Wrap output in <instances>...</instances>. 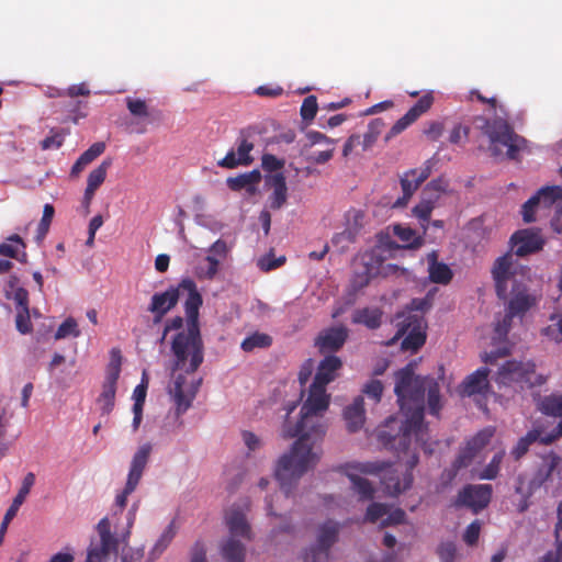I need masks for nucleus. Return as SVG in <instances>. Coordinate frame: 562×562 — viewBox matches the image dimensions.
<instances>
[{
	"label": "nucleus",
	"instance_id": "nucleus-40",
	"mask_svg": "<svg viewBox=\"0 0 562 562\" xmlns=\"http://www.w3.org/2000/svg\"><path fill=\"white\" fill-rule=\"evenodd\" d=\"M505 456V450H501L495 453L490 463L480 472L479 479L481 480H494L497 477L501 464Z\"/></svg>",
	"mask_w": 562,
	"mask_h": 562
},
{
	"label": "nucleus",
	"instance_id": "nucleus-10",
	"mask_svg": "<svg viewBox=\"0 0 562 562\" xmlns=\"http://www.w3.org/2000/svg\"><path fill=\"white\" fill-rule=\"evenodd\" d=\"M340 525L334 520L325 521L318 529L317 543L304 554V562H324L329 559V549L337 541Z\"/></svg>",
	"mask_w": 562,
	"mask_h": 562
},
{
	"label": "nucleus",
	"instance_id": "nucleus-29",
	"mask_svg": "<svg viewBox=\"0 0 562 562\" xmlns=\"http://www.w3.org/2000/svg\"><path fill=\"white\" fill-rule=\"evenodd\" d=\"M267 182L273 189L272 194L269 196L270 207L279 210L285 204L288 198L285 177L282 172H278L272 175Z\"/></svg>",
	"mask_w": 562,
	"mask_h": 562
},
{
	"label": "nucleus",
	"instance_id": "nucleus-18",
	"mask_svg": "<svg viewBox=\"0 0 562 562\" xmlns=\"http://www.w3.org/2000/svg\"><path fill=\"white\" fill-rule=\"evenodd\" d=\"M510 243L514 252L518 257H524L535 254L542 249L543 239L541 236L531 229H520L513 234Z\"/></svg>",
	"mask_w": 562,
	"mask_h": 562
},
{
	"label": "nucleus",
	"instance_id": "nucleus-61",
	"mask_svg": "<svg viewBox=\"0 0 562 562\" xmlns=\"http://www.w3.org/2000/svg\"><path fill=\"white\" fill-rule=\"evenodd\" d=\"M16 329L21 334H29L32 331V323L29 311H20L15 318Z\"/></svg>",
	"mask_w": 562,
	"mask_h": 562
},
{
	"label": "nucleus",
	"instance_id": "nucleus-57",
	"mask_svg": "<svg viewBox=\"0 0 562 562\" xmlns=\"http://www.w3.org/2000/svg\"><path fill=\"white\" fill-rule=\"evenodd\" d=\"M105 149L104 143L98 142L92 144L86 151L80 155L82 161L87 165L91 164L95 158L103 154Z\"/></svg>",
	"mask_w": 562,
	"mask_h": 562
},
{
	"label": "nucleus",
	"instance_id": "nucleus-20",
	"mask_svg": "<svg viewBox=\"0 0 562 562\" xmlns=\"http://www.w3.org/2000/svg\"><path fill=\"white\" fill-rule=\"evenodd\" d=\"M184 384L186 376L179 374L173 382L172 390H170L173 402L176 404L177 415H181L190 408L201 384V380H198L188 392H186L183 389Z\"/></svg>",
	"mask_w": 562,
	"mask_h": 562
},
{
	"label": "nucleus",
	"instance_id": "nucleus-26",
	"mask_svg": "<svg viewBox=\"0 0 562 562\" xmlns=\"http://www.w3.org/2000/svg\"><path fill=\"white\" fill-rule=\"evenodd\" d=\"M342 362L339 357L326 356L318 364L313 383L325 386L335 380L336 372L341 368Z\"/></svg>",
	"mask_w": 562,
	"mask_h": 562
},
{
	"label": "nucleus",
	"instance_id": "nucleus-44",
	"mask_svg": "<svg viewBox=\"0 0 562 562\" xmlns=\"http://www.w3.org/2000/svg\"><path fill=\"white\" fill-rule=\"evenodd\" d=\"M79 337L80 330L78 329V324L75 318L68 317L66 318L57 328L55 333V339H64L66 337Z\"/></svg>",
	"mask_w": 562,
	"mask_h": 562
},
{
	"label": "nucleus",
	"instance_id": "nucleus-48",
	"mask_svg": "<svg viewBox=\"0 0 562 562\" xmlns=\"http://www.w3.org/2000/svg\"><path fill=\"white\" fill-rule=\"evenodd\" d=\"M515 315H512L510 312L506 311V314L503 316L501 321H497L495 325V337L494 339H498L499 341H503L506 339L507 334L512 327L513 318Z\"/></svg>",
	"mask_w": 562,
	"mask_h": 562
},
{
	"label": "nucleus",
	"instance_id": "nucleus-46",
	"mask_svg": "<svg viewBox=\"0 0 562 562\" xmlns=\"http://www.w3.org/2000/svg\"><path fill=\"white\" fill-rule=\"evenodd\" d=\"M130 113L135 117H147L149 115L146 101L127 97L125 99Z\"/></svg>",
	"mask_w": 562,
	"mask_h": 562
},
{
	"label": "nucleus",
	"instance_id": "nucleus-24",
	"mask_svg": "<svg viewBox=\"0 0 562 562\" xmlns=\"http://www.w3.org/2000/svg\"><path fill=\"white\" fill-rule=\"evenodd\" d=\"M151 449H153V447L150 443H144L135 452V454L132 459L130 472L127 475V481H128L130 487H132L133 485H138L140 479H142L143 472L147 465Z\"/></svg>",
	"mask_w": 562,
	"mask_h": 562
},
{
	"label": "nucleus",
	"instance_id": "nucleus-5",
	"mask_svg": "<svg viewBox=\"0 0 562 562\" xmlns=\"http://www.w3.org/2000/svg\"><path fill=\"white\" fill-rule=\"evenodd\" d=\"M491 273L497 297L507 300L510 295L506 311L510 312L512 315L524 316L537 304L536 295L529 292L525 282L518 280L510 252L498 257L494 261Z\"/></svg>",
	"mask_w": 562,
	"mask_h": 562
},
{
	"label": "nucleus",
	"instance_id": "nucleus-42",
	"mask_svg": "<svg viewBox=\"0 0 562 562\" xmlns=\"http://www.w3.org/2000/svg\"><path fill=\"white\" fill-rule=\"evenodd\" d=\"M220 260L212 255H207L198 267L200 278L212 280L217 274Z\"/></svg>",
	"mask_w": 562,
	"mask_h": 562
},
{
	"label": "nucleus",
	"instance_id": "nucleus-11",
	"mask_svg": "<svg viewBox=\"0 0 562 562\" xmlns=\"http://www.w3.org/2000/svg\"><path fill=\"white\" fill-rule=\"evenodd\" d=\"M254 134L252 127H246L239 131L236 144V150L231 149L217 165L222 168L234 169L239 166H249L254 162L250 153L254 149V143L249 140Z\"/></svg>",
	"mask_w": 562,
	"mask_h": 562
},
{
	"label": "nucleus",
	"instance_id": "nucleus-36",
	"mask_svg": "<svg viewBox=\"0 0 562 562\" xmlns=\"http://www.w3.org/2000/svg\"><path fill=\"white\" fill-rule=\"evenodd\" d=\"M539 409L548 416L562 417V394H550L544 396Z\"/></svg>",
	"mask_w": 562,
	"mask_h": 562
},
{
	"label": "nucleus",
	"instance_id": "nucleus-3",
	"mask_svg": "<svg viewBox=\"0 0 562 562\" xmlns=\"http://www.w3.org/2000/svg\"><path fill=\"white\" fill-rule=\"evenodd\" d=\"M187 293L184 312L187 330L175 335L171 351L175 356L173 370L184 369L187 373L195 372L204 359V346L199 328V310L203 303L195 282L186 278L180 281V294Z\"/></svg>",
	"mask_w": 562,
	"mask_h": 562
},
{
	"label": "nucleus",
	"instance_id": "nucleus-47",
	"mask_svg": "<svg viewBox=\"0 0 562 562\" xmlns=\"http://www.w3.org/2000/svg\"><path fill=\"white\" fill-rule=\"evenodd\" d=\"M434 207L435 205L431 200H423L413 209L414 215L420 221L423 227L430 220Z\"/></svg>",
	"mask_w": 562,
	"mask_h": 562
},
{
	"label": "nucleus",
	"instance_id": "nucleus-21",
	"mask_svg": "<svg viewBox=\"0 0 562 562\" xmlns=\"http://www.w3.org/2000/svg\"><path fill=\"white\" fill-rule=\"evenodd\" d=\"M488 374L490 370L482 367L468 375L461 384V394L463 396L486 395L491 390Z\"/></svg>",
	"mask_w": 562,
	"mask_h": 562
},
{
	"label": "nucleus",
	"instance_id": "nucleus-31",
	"mask_svg": "<svg viewBox=\"0 0 562 562\" xmlns=\"http://www.w3.org/2000/svg\"><path fill=\"white\" fill-rule=\"evenodd\" d=\"M383 313L378 307L358 308L352 314V323L364 325L369 329H376L382 324Z\"/></svg>",
	"mask_w": 562,
	"mask_h": 562
},
{
	"label": "nucleus",
	"instance_id": "nucleus-38",
	"mask_svg": "<svg viewBox=\"0 0 562 562\" xmlns=\"http://www.w3.org/2000/svg\"><path fill=\"white\" fill-rule=\"evenodd\" d=\"M177 533V530H176V526H175V521L172 520L167 527L166 529L162 531V533L160 535L159 539L156 541V543L154 544L153 549H151V552H150V555L153 558H158L159 555L162 554V552L169 547V544L171 543L172 539L175 538Z\"/></svg>",
	"mask_w": 562,
	"mask_h": 562
},
{
	"label": "nucleus",
	"instance_id": "nucleus-52",
	"mask_svg": "<svg viewBox=\"0 0 562 562\" xmlns=\"http://www.w3.org/2000/svg\"><path fill=\"white\" fill-rule=\"evenodd\" d=\"M539 206V196L536 195H532L522 204L521 215L525 223H532L536 221L535 212Z\"/></svg>",
	"mask_w": 562,
	"mask_h": 562
},
{
	"label": "nucleus",
	"instance_id": "nucleus-60",
	"mask_svg": "<svg viewBox=\"0 0 562 562\" xmlns=\"http://www.w3.org/2000/svg\"><path fill=\"white\" fill-rule=\"evenodd\" d=\"M284 92L283 88L278 85H263L255 89V93L259 97L278 98Z\"/></svg>",
	"mask_w": 562,
	"mask_h": 562
},
{
	"label": "nucleus",
	"instance_id": "nucleus-59",
	"mask_svg": "<svg viewBox=\"0 0 562 562\" xmlns=\"http://www.w3.org/2000/svg\"><path fill=\"white\" fill-rule=\"evenodd\" d=\"M481 524L479 520L472 521L465 529L463 540L468 546H474L480 537Z\"/></svg>",
	"mask_w": 562,
	"mask_h": 562
},
{
	"label": "nucleus",
	"instance_id": "nucleus-34",
	"mask_svg": "<svg viewBox=\"0 0 562 562\" xmlns=\"http://www.w3.org/2000/svg\"><path fill=\"white\" fill-rule=\"evenodd\" d=\"M224 560L227 562H244L246 549L245 546L235 538H228L221 549Z\"/></svg>",
	"mask_w": 562,
	"mask_h": 562
},
{
	"label": "nucleus",
	"instance_id": "nucleus-13",
	"mask_svg": "<svg viewBox=\"0 0 562 562\" xmlns=\"http://www.w3.org/2000/svg\"><path fill=\"white\" fill-rule=\"evenodd\" d=\"M383 257L375 250L363 254L351 279L352 290L359 291L363 289L370 283L372 278L380 274L383 269Z\"/></svg>",
	"mask_w": 562,
	"mask_h": 562
},
{
	"label": "nucleus",
	"instance_id": "nucleus-54",
	"mask_svg": "<svg viewBox=\"0 0 562 562\" xmlns=\"http://www.w3.org/2000/svg\"><path fill=\"white\" fill-rule=\"evenodd\" d=\"M362 392L378 403L380 402L383 393V384L380 380H371L364 384Z\"/></svg>",
	"mask_w": 562,
	"mask_h": 562
},
{
	"label": "nucleus",
	"instance_id": "nucleus-63",
	"mask_svg": "<svg viewBox=\"0 0 562 562\" xmlns=\"http://www.w3.org/2000/svg\"><path fill=\"white\" fill-rule=\"evenodd\" d=\"M63 143L64 136L60 133L56 132L41 140L40 145L43 150H48L60 148Z\"/></svg>",
	"mask_w": 562,
	"mask_h": 562
},
{
	"label": "nucleus",
	"instance_id": "nucleus-37",
	"mask_svg": "<svg viewBox=\"0 0 562 562\" xmlns=\"http://www.w3.org/2000/svg\"><path fill=\"white\" fill-rule=\"evenodd\" d=\"M539 196V204L546 209L551 207L558 200H562V187L550 186L543 187L535 194Z\"/></svg>",
	"mask_w": 562,
	"mask_h": 562
},
{
	"label": "nucleus",
	"instance_id": "nucleus-22",
	"mask_svg": "<svg viewBox=\"0 0 562 562\" xmlns=\"http://www.w3.org/2000/svg\"><path fill=\"white\" fill-rule=\"evenodd\" d=\"M541 459V464L538 467L533 473L532 479L530 480V490H537L544 485L551 479L552 473L562 462V458L554 451L548 452L547 454L542 456Z\"/></svg>",
	"mask_w": 562,
	"mask_h": 562
},
{
	"label": "nucleus",
	"instance_id": "nucleus-53",
	"mask_svg": "<svg viewBox=\"0 0 562 562\" xmlns=\"http://www.w3.org/2000/svg\"><path fill=\"white\" fill-rule=\"evenodd\" d=\"M414 122H415V120H413V117L406 112L401 119H398L394 123V125L391 127L389 133L385 135V142H389L394 136L401 134Z\"/></svg>",
	"mask_w": 562,
	"mask_h": 562
},
{
	"label": "nucleus",
	"instance_id": "nucleus-27",
	"mask_svg": "<svg viewBox=\"0 0 562 562\" xmlns=\"http://www.w3.org/2000/svg\"><path fill=\"white\" fill-rule=\"evenodd\" d=\"M260 171L254 169L249 172L227 178L226 183L232 191H240L245 189L249 194H255L257 191V184L260 182Z\"/></svg>",
	"mask_w": 562,
	"mask_h": 562
},
{
	"label": "nucleus",
	"instance_id": "nucleus-32",
	"mask_svg": "<svg viewBox=\"0 0 562 562\" xmlns=\"http://www.w3.org/2000/svg\"><path fill=\"white\" fill-rule=\"evenodd\" d=\"M393 233L401 241L404 243L403 248L417 249L424 244L422 236L416 231L403 225H394Z\"/></svg>",
	"mask_w": 562,
	"mask_h": 562
},
{
	"label": "nucleus",
	"instance_id": "nucleus-50",
	"mask_svg": "<svg viewBox=\"0 0 562 562\" xmlns=\"http://www.w3.org/2000/svg\"><path fill=\"white\" fill-rule=\"evenodd\" d=\"M8 241L9 243L0 244V255L9 258H18V249L12 243L21 245L23 248H25L22 238L19 235L14 234L8 238Z\"/></svg>",
	"mask_w": 562,
	"mask_h": 562
},
{
	"label": "nucleus",
	"instance_id": "nucleus-56",
	"mask_svg": "<svg viewBox=\"0 0 562 562\" xmlns=\"http://www.w3.org/2000/svg\"><path fill=\"white\" fill-rule=\"evenodd\" d=\"M285 262V257L273 258L272 255H266L258 260V267L262 271H271L281 267Z\"/></svg>",
	"mask_w": 562,
	"mask_h": 562
},
{
	"label": "nucleus",
	"instance_id": "nucleus-7",
	"mask_svg": "<svg viewBox=\"0 0 562 562\" xmlns=\"http://www.w3.org/2000/svg\"><path fill=\"white\" fill-rule=\"evenodd\" d=\"M481 130L488 136L491 144H501L507 147L506 154L509 159H517L519 153L526 148L527 140L516 134L506 120H483Z\"/></svg>",
	"mask_w": 562,
	"mask_h": 562
},
{
	"label": "nucleus",
	"instance_id": "nucleus-28",
	"mask_svg": "<svg viewBox=\"0 0 562 562\" xmlns=\"http://www.w3.org/2000/svg\"><path fill=\"white\" fill-rule=\"evenodd\" d=\"M429 279L434 283L448 284L453 273L448 265L438 261V254L431 251L427 256Z\"/></svg>",
	"mask_w": 562,
	"mask_h": 562
},
{
	"label": "nucleus",
	"instance_id": "nucleus-14",
	"mask_svg": "<svg viewBox=\"0 0 562 562\" xmlns=\"http://www.w3.org/2000/svg\"><path fill=\"white\" fill-rule=\"evenodd\" d=\"M535 370L536 364L532 361L508 360L499 368L496 381L504 385L513 382L532 385L531 375Z\"/></svg>",
	"mask_w": 562,
	"mask_h": 562
},
{
	"label": "nucleus",
	"instance_id": "nucleus-4",
	"mask_svg": "<svg viewBox=\"0 0 562 562\" xmlns=\"http://www.w3.org/2000/svg\"><path fill=\"white\" fill-rule=\"evenodd\" d=\"M378 437L386 448L393 449L397 452L400 462L405 467V472L401 475L398 470L395 469L392 464L380 461L358 462L353 465H350V468L363 474H379L385 491L390 495L395 496L412 486V471L418 464L419 458L416 448L411 449L412 440L407 445V449H403V446L400 445L398 432L393 435L386 429H380Z\"/></svg>",
	"mask_w": 562,
	"mask_h": 562
},
{
	"label": "nucleus",
	"instance_id": "nucleus-15",
	"mask_svg": "<svg viewBox=\"0 0 562 562\" xmlns=\"http://www.w3.org/2000/svg\"><path fill=\"white\" fill-rule=\"evenodd\" d=\"M180 299V282L169 286L164 292H156L150 299L147 311L153 314V323L159 324L164 317L178 304Z\"/></svg>",
	"mask_w": 562,
	"mask_h": 562
},
{
	"label": "nucleus",
	"instance_id": "nucleus-58",
	"mask_svg": "<svg viewBox=\"0 0 562 562\" xmlns=\"http://www.w3.org/2000/svg\"><path fill=\"white\" fill-rule=\"evenodd\" d=\"M55 209L52 204H45L43 209V216L38 225V233L45 236L48 232L49 225L54 217Z\"/></svg>",
	"mask_w": 562,
	"mask_h": 562
},
{
	"label": "nucleus",
	"instance_id": "nucleus-39",
	"mask_svg": "<svg viewBox=\"0 0 562 562\" xmlns=\"http://www.w3.org/2000/svg\"><path fill=\"white\" fill-rule=\"evenodd\" d=\"M111 165L112 160L105 159L89 173L87 179V187L90 188V190L97 191L99 187L104 182Z\"/></svg>",
	"mask_w": 562,
	"mask_h": 562
},
{
	"label": "nucleus",
	"instance_id": "nucleus-12",
	"mask_svg": "<svg viewBox=\"0 0 562 562\" xmlns=\"http://www.w3.org/2000/svg\"><path fill=\"white\" fill-rule=\"evenodd\" d=\"M494 428L486 427L470 438L462 447L452 463L453 475L461 469L469 467L476 454L491 441Z\"/></svg>",
	"mask_w": 562,
	"mask_h": 562
},
{
	"label": "nucleus",
	"instance_id": "nucleus-41",
	"mask_svg": "<svg viewBox=\"0 0 562 562\" xmlns=\"http://www.w3.org/2000/svg\"><path fill=\"white\" fill-rule=\"evenodd\" d=\"M426 391L429 413L431 415L438 416L441 408L439 384L432 379L431 382H428V387Z\"/></svg>",
	"mask_w": 562,
	"mask_h": 562
},
{
	"label": "nucleus",
	"instance_id": "nucleus-9",
	"mask_svg": "<svg viewBox=\"0 0 562 562\" xmlns=\"http://www.w3.org/2000/svg\"><path fill=\"white\" fill-rule=\"evenodd\" d=\"M492 494L491 484H468L459 491L453 505L470 508L473 514H479L488 506Z\"/></svg>",
	"mask_w": 562,
	"mask_h": 562
},
{
	"label": "nucleus",
	"instance_id": "nucleus-33",
	"mask_svg": "<svg viewBox=\"0 0 562 562\" xmlns=\"http://www.w3.org/2000/svg\"><path fill=\"white\" fill-rule=\"evenodd\" d=\"M541 443V429L533 428L521 437L512 450V456L515 460L521 459L529 450V447L535 442Z\"/></svg>",
	"mask_w": 562,
	"mask_h": 562
},
{
	"label": "nucleus",
	"instance_id": "nucleus-62",
	"mask_svg": "<svg viewBox=\"0 0 562 562\" xmlns=\"http://www.w3.org/2000/svg\"><path fill=\"white\" fill-rule=\"evenodd\" d=\"M262 168L266 171H278L283 168L284 161L277 158L274 155L265 154L261 159Z\"/></svg>",
	"mask_w": 562,
	"mask_h": 562
},
{
	"label": "nucleus",
	"instance_id": "nucleus-45",
	"mask_svg": "<svg viewBox=\"0 0 562 562\" xmlns=\"http://www.w3.org/2000/svg\"><path fill=\"white\" fill-rule=\"evenodd\" d=\"M35 484V474L33 472H29L23 477L21 487L19 488L18 494L13 498L12 503H14L18 506H22V504L25 502L27 495L30 494L33 485Z\"/></svg>",
	"mask_w": 562,
	"mask_h": 562
},
{
	"label": "nucleus",
	"instance_id": "nucleus-17",
	"mask_svg": "<svg viewBox=\"0 0 562 562\" xmlns=\"http://www.w3.org/2000/svg\"><path fill=\"white\" fill-rule=\"evenodd\" d=\"M397 335L403 336L407 333L401 344L403 350L415 352L425 344L426 334L417 316H408L403 322H397Z\"/></svg>",
	"mask_w": 562,
	"mask_h": 562
},
{
	"label": "nucleus",
	"instance_id": "nucleus-8",
	"mask_svg": "<svg viewBox=\"0 0 562 562\" xmlns=\"http://www.w3.org/2000/svg\"><path fill=\"white\" fill-rule=\"evenodd\" d=\"M121 361L120 350H112V358L106 367L102 391L97 398L102 415H109L114 408L117 380L121 374Z\"/></svg>",
	"mask_w": 562,
	"mask_h": 562
},
{
	"label": "nucleus",
	"instance_id": "nucleus-16",
	"mask_svg": "<svg viewBox=\"0 0 562 562\" xmlns=\"http://www.w3.org/2000/svg\"><path fill=\"white\" fill-rule=\"evenodd\" d=\"M434 167L431 160H426L420 168H414L404 172L401 177L403 196L397 199L395 206H404L419 186L430 176Z\"/></svg>",
	"mask_w": 562,
	"mask_h": 562
},
{
	"label": "nucleus",
	"instance_id": "nucleus-1",
	"mask_svg": "<svg viewBox=\"0 0 562 562\" xmlns=\"http://www.w3.org/2000/svg\"><path fill=\"white\" fill-rule=\"evenodd\" d=\"M329 405L326 387L312 383L306 401L301 407L300 419L295 425L285 420L281 436L284 439L297 437L291 450L282 454L274 468V477L285 496H289L297 481L319 460L315 445L323 439L326 425L323 414Z\"/></svg>",
	"mask_w": 562,
	"mask_h": 562
},
{
	"label": "nucleus",
	"instance_id": "nucleus-23",
	"mask_svg": "<svg viewBox=\"0 0 562 562\" xmlns=\"http://www.w3.org/2000/svg\"><path fill=\"white\" fill-rule=\"evenodd\" d=\"M344 419L349 432L360 430L366 420L364 401L361 395L344 409Z\"/></svg>",
	"mask_w": 562,
	"mask_h": 562
},
{
	"label": "nucleus",
	"instance_id": "nucleus-30",
	"mask_svg": "<svg viewBox=\"0 0 562 562\" xmlns=\"http://www.w3.org/2000/svg\"><path fill=\"white\" fill-rule=\"evenodd\" d=\"M355 463L346 465V474L352 483V490L359 495L360 501H371L374 497L375 490L369 480L357 474V470L350 468Z\"/></svg>",
	"mask_w": 562,
	"mask_h": 562
},
{
	"label": "nucleus",
	"instance_id": "nucleus-49",
	"mask_svg": "<svg viewBox=\"0 0 562 562\" xmlns=\"http://www.w3.org/2000/svg\"><path fill=\"white\" fill-rule=\"evenodd\" d=\"M387 512L389 508L385 504L372 503L367 508L364 520L374 524L379 519L383 518Z\"/></svg>",
	"mask_w": 562,
	"mask_h": 562
},
{
	"label": "nucleus",
	"instance_id": "nucleus-6",
	"mask_svg": "<svg viewBox=\"0 0 562 562\" xmlns=\"http://www.w3.org/2000/svg\"><path fill=\"white\" fill-rule=\"evenodd\" d=\"M98 539H92L87 551L86 562H111L116 559L120 543L126 544L130 531L126 530L121 538L111 532V522L108 517L97 525Z\"/></svg>",
	"mask_w": 562,
	"mask_h": 562
},
{
	"label": "nucleus",
	"instance_id": "nucleus-64",
	"mask_svg": "<svg viewBox=\"0 0 562 562\" xmlns=\"http://www.w3.org/2000/svg\"><path fill=\"white\" fill-rule=\"evenodd\" d=\"M469 132H470L469 126H464L462 124H457L450 132L449 142L451 144H459L462 139L468 138Z\"/></svg>",
	"mask_w": 562,
	"mask_h": 562
},
{
	"label": "nucleus",
	"instance_id": "nucleus-25",
	"mask_svg": "<svg viewBox=\"0 0 562 562\" xmlns=\"http://www.w3.org/2000/svg\"><path fill=\"white\" fill-rule=\"evenodd\" d=\"M225 520L231 533L229 538L241 537L246 540L251 539L250 526L241 510L232 507L227 512Z\"/></svg>",
	"mask_w": 562,
	"mask_h": 562
},
{
	"label": "nucleus",
	"instance_id": "nucleus-55",
	"mask_svg": "<svg viewBox=\"0 0 562 562\" xmlns=\"http://www.w3.org/2000/svg\"><path fill=\"white\" fill-rule=\"evenodd\" d=\"M441 562H454L457 555V547L453 542H442L437 550Z\"/></svg>",
	"mask_w": 562,
	"mask_h": 562
},
{
	"label": "nucleus",
	"instance_id": "nucleus-35",
	"mask_svg": "<svg viewBox=\"0 0 562 562\" xmlns=\"http://www.w3.org/2000/svg\"><path fill=\"white\" fill-rule=\"evenodd\" d=\"M272 345V337L265 333L255 331L247 336L240 345L245 352H252L256 349H266Z\"/></svg>",
	"mask_w": 562,
	"mask_h": 562
},
{
	"label": "nucleus",
	"instance_id": "nucleus-51",
	"mask_svg": "<svg viewBox=\"0 0 562 562\" xmlns=\"http://www.w3.org/2000/svg\"><path fill=\"white\" fill-rule=\"evenodd\" d=\"M317 99L315 95H308L303 100L301 105V116L304 121H312L317 113Z\"/></svg>",
	"mask_w": 562,
	"mask_h": 562
},
{
	"label": "nucleus",
	"instance_id": "nucleus-2",
	"mask_svg": "<svg viewBox=\"0 0 562 562\" xmlns=\"http://www.w3.org/2000/svg\"><path fill=\"white\" fill-rule=\"evenodd\" d=\"M431 380L429 376H416L412 362L395 373L394 392L406 417L398 429L400 445L404 450L414 438L415 445L420 446L425 453L434 452L431 443L425 439L427 426L424 424V397Z\"/></svg>",
	"mask_w": 562,
	"mask_h": 562
},
{
	"label": "nucleus",
	"instance_id": "nucleus-43",
	"mask_svg": "<svg viewBox=\"0 0 562 562\" xmlns=\"http://www.w3.org/2000/svg\"><path fill=\"white\" fill-rule=\"evenodd\" d=\"M432 103V92H427L407 111V113L416 121L431 108Z\"/></svg>",
	"mask_w": 562,
	"mask_h": 562
},
{
	"label": "nucleus",
	"instance_id": "nucleus-19",
	"mask_svg": "<svg viewBox=\"0 0 562 562\" xmlns=\"http://www.w3.org/2000/svg\"><path fill=\"white\" fill-rule=\"evenodd\" d=\"M347 338L348 329L345 326L329 327L319 333L315 345L322 353L335 352L345 345Z\"/></svg>",
	"mask_w": 562,
	"mask_h": 562
}]
</instances>
